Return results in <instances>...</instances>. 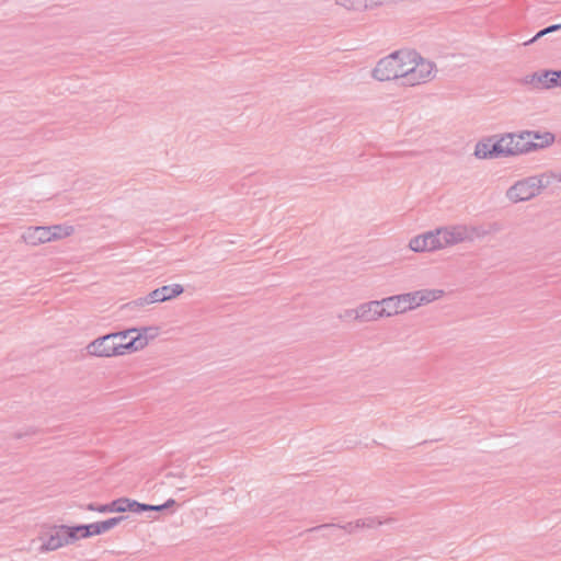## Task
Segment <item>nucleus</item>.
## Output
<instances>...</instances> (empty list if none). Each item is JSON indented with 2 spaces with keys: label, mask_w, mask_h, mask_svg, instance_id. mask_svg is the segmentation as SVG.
<instances>
[{
  "label": "nucleus",
  "mask_w": 561,
  "mask_h": 561,
  "mask_svg": "<svg viewBox=\"0 0 561 561\" xmlns=\"http://www.w3.org/2000/svg\"><path fill=\"white\" fill-rule=\"evenodd\" d=\"M528 82L537 89H550L552 87L561 85V71L534 73Z\"/></svg>",
  "instance_id": "nucleus-16"
},
{
  "label": "nucleus",
  "mask_w": 561,
  "mask_h": 561,
  "mask_svg": "<svg viewBox=\"0 0 561 561\" xmlns=\"http://www.w3.org/2000/svg\"><path fill=\"white\" fill-rule=\"evenodd\" d=\"M112 503V512L113 513H125V512H141V511H162L168 507H172L175 505V501L173 499L168 500L162 505H147L138 503L134 500L127 497H121L114 500Z\"/></svg>",
  "instance_id": "nucleus-9"
},
{
  "label": "nucleus",
  "mask_w": 561,
  "mask_h": 561,
  "mask_svg": "<svg viewBox=\"0 0 561 561\" xmlns=\"http://www.w3.org/2000/svg\"><path fill=\"white\" fill-rule=\"evenodd\" d=\"M410 249L414 252H426L440 250L438 232L431 231L411 239Z\"/></svg>",
  "instance_id": "nucleus-12"
},
{
  "label": "nucleus",
  "mask_w": 561,
  "mask_h": 561,
  "mask_svg": "<svg viewBox=\"0 0 561 561\" xmlns=\"http://www.w3.org/2000/svg\"><path fill=\"white\" fill-rule=\"evenodd\" d=\"M184 288L180 284L165 285L152 290L146 299V304L164 302L180 296Z\"/></svg>",
  "instance_id": "nucleus-14"
},
{
  "label": "nucleus",
  "mask_w": 561,
  "mask_h": 561,
  "mask_svg": "<svg viewBox=\"0 0 561 561\" xmlns=\"http://www.w3.org/2000/svg\"><path fill=\"white\" fill-rule=\"evenodd\" d=\"M474 156L478 159H494L502 157L500 136L486 137L477 142Z\"/></svg>",
  "instance_id": "nucleus-11"
},
{
  "label": "nucleus",
  "mask_w": 561,
  "mask_h": 561,
  "mask_svg": "<svg viewBox=\"0 0 561 561\" xmlns=\"http://www.w3.org/2000/svg\"><path fill=\"white\" fill-rule=\"evenodd\" d=\"M443 296L442 290L422 289L414 293L392 296L382 299L385 316L393 317L431 304Z\"/></svg>",
  "instance_id": "nucleus-2"
},
{
  "label": "nucleus",
  "mask_w": 561,
  "mask_h": 561,
  "mask_svg": "<svg viewBox=\"0 0 561 561\" xmlns=\"http://www.w3.org/2000/svg\"><path fill=\"white\" fill-rule=\"evenodd\" d=\"M382 317H386L382 300L364 304L355 310V319L362 321H373Z\"/></svg>",
  "instance_id": "nucleus-15"
},
{
  "label": "nucleus",
  "mask_w": 561,
  "mask_h": 561,
  "mask_svg": "<svg viewBox=\"0 0 561 561\" xmlns=\"http://www.w3.org/2000/svg\"><path fill=\"white\" fill-rule=\"evenodd\" d=\"M114 339L113 334H107L94 340L88 345V353L98 357L119 356L118 345L115 343Z\"/></svg>",
  "instance_id": "nucleus-10"
},
{
  "label": "nucleus",
  "mask_w": 561,
  "mask_h": 561,
  "mask_svg": "<svg viewBox=\"0 0 561 561\" xmlns=\"http://www.w3.org/2000/svg\"><path fill=\"white\" fill-rule=\"evenodd\" d=\"M88 510L89 511H92V512H98V513H113L112 512V503H108V504H103V505H93V504H89L88 505Z\"/></svg>",
  "instance_id": "nucleus-19"
},
{
  "label": "nucleus",
  "mask_w": 561,
  "mask_h": 561,
  "mask_svg": "<svg viewBox=\"0 0 561 561\" xmlns=\"http://www.w3.org/2000/svg\"><path fill=\"white\" fill-rule=\"evenodd\" d=\"M541 191V181L536 178H530L516 183L507 193L512 202H524L539 194Z\"/></svg>",
  "instance_id": "nucleus-8"
},
{
  "label": "nucleus",
  "mask_w": 561,
  "mask_h": 561,
  "mask_svg": "<svg viewBox=\"0 0 561 561\" xmlns=\"http://www.w3.org/2000/svg\"><path fill=\"white\" fill-rule=\"evenodd\" d=\"M440 249L455 245L460 242L473 240L480 233L473 227L456 226L443 229H437Z\"/></svg>",
  "instance_id": "nucleus-6"
},
{
  "label": "nucleus",
  "mask_w": 561,
  "mask_h": 561,
  "mask_svg": "<svg viewBox=\"0 0 561 561\" xmlns=\"http://www.w3.org/2000/svg\"><path fill=\"white\" fill-rule=\"evenodd\" d=\"M73 233L72 226L57 225L51 227H30L22 238L30 245H38L70 237Z\"/></svg>",
  "instance_id": "nucleus-4"
},
{
  "label": "nucleus",
  "mask_w": 561,
  "mask_h": 561,
  "mask_svg": "<svg viewBox=\"0 0 561 561\" xmlns=\"http://www.w3.org/2000/svg\"><path fill=\"white\" fill-rule=\"evenodd\" d=\"M525 130L500 135V148L502 157L528 153Z\"/></svg>",
  "instance_id": "nucleus-7"
},
{
  "label": "nucleus",
  "mask_w": 561,
  "mask_h": 561,
  "mask_svg": "<svg viewBox=\"0 0 561 561\" xmlns=\"http://www.w3.org/2000/svg\"><path fill=\"white\" fill-rule=\"evenodd\" d=\"M41 551H54L68 545V530L66 525H43L38 533Z\"/></svg>",
  "instance_id": "nucleus-5"
},
{
  "label": "nucleus",
  "mask_w": 561,
  "mask_h": 561,
  "mask_svg": "<svg viewBox=\"0 0 561 561\" xmlns=\"http://www.w3.org/2000/svg\"><path fill=\"white\" fill-rule=\"evenodd\" d=\"M159 334L158 328L129 329L124 332L113 333L121 355L131 351H138L147 346L149 339Z\"/></svg>",
  "instance_id": "nucleus-3"
},
{
  "label": "nucleus",
  "mask_w": 561,
  "mask_h": 561,
  "mask_svg": "<svg viewBox=\"0 0 561 561\" xmlns=\"http://www.w3.org/2000/svg\"><path fill=\"white\" fill-rule=\"evenodd\" d=\"M122 519L123 517H113L106 520L88 524L89 535L91 537L102 535L115 527Z\"/></svg>",
  "instance_id": "nucleus-17"
},
{
  "label": "nucleus",
  "mask_w": 561,
  "mask_h": 561,
  "mask_svg": "<svg viewBox=\"0 0 561 561\" xmlns=\"http://www.w3.org/2000/svg\"><path fill=\"white\" fill-rule=\"evenodd\" d=\"M560 27H561V25H559V24H557V25H552V26H549V27H547V28H545V30L540 31L539 33H537V35H536V36H535L530 42H534V41L538 39L539 37H541V36L546 35V34H548V33H551V32H553V31H557V30H559Z\"/></svg>",
  "instance_id": "nucleus-20"
},
{
  "label": "nucleus",
  "mask_w": 561,
  "mask_h": 561,
  "mask_svg": "<svg viewBox=\"0 0 561 561\" xmlns=\"http://www.w3.org/2000/svg\"><path fill=\"white\" fill-rule=\"evenodd\" d=\"M434 75V64L413 50L396 51L382 58L374 69V77L377 80L388 81L409 77L412 84L425 82Z\"/></svg>",
  "instance_id": "nucleus-1"
},
{
  "label": "nucleus",
  "mask_w": 561,
  "mask_h": 561,
  "mask_svg": "<svg viewBox=\"0 0 561 561\" xmlns=\"http://www.w3.org/2000/svg\"><path fill=\"white\" fill-rule=\"evenodd\" d=\"M67 530H68V543L91 537L89 535L88 525L67 526Z\"/></svg>",
  "instance_id": "nucleus-18"
},
{
  "label": "nucleus",
  "mask_w": 561,
  "mask_h": 561,
  "mask_svg": "<svg viewBox=\"0 0 561 561\" xmlns=\"http://www.w3.org/2000/svg\"><path fill=\"white\" fill-rule=\"evenodd\" d=\"M528 152L540 150L554 142V135L550 131L525 130Z\"/></svg>",
  "instance_id": "nucleus-13"
}]
</instances>
